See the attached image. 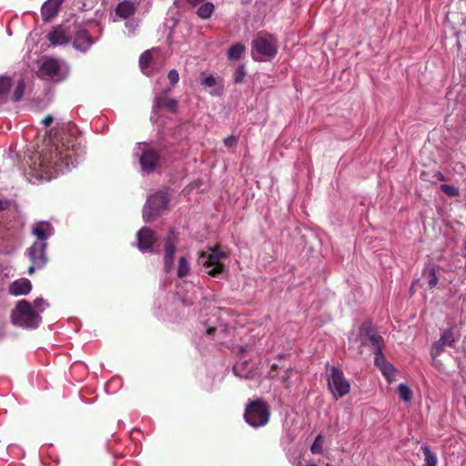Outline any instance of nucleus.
<instances>
[{"instance_id":"obj_23","label":"nucleus","mask_w":466,"mask_h":466,"mask_svg":"<svg viewBox=\"0 0 466 466\" xmlns=\"http://www.w3.org/2000/svg\"><path fill=\"white\" fill-rule=\"evenodd\" d=\"M190 265L186 257L182 256L178 259L177 275L179 279H183L189 274Z\"/></svg>"},{"instance_id":"obj_43","label":"nucleus","mask_w":466,"mask_h":466,"mask_svg":"<svg viewBox=\"0 0 466 466\" xmlns=\"http://www.w3.org/2000/svg\"><path fill=\"white\" fill-rule=\"evenodd\" d=\"M54 118L51 115H48L46 116L43 120H42V123L45 125V126H49L51 125V123L53 122Z\"/></svg>"},{"instance_id":"obj_5","label":"nucleus","mask_w":466,"mask_h":466,"mask_svg":"<svg viewBox=\"0 0 466 466\" xmlns=\"http://www.w3.org/2000/svg\"><path fill=\"white\" fill-rule=\"evenodd\" d=\"M169 197L166 191H158L148 197L143 208V218L150 222L161 216L167 209Z\"/></svg>"},{"instance_id":"obj_7","label":"nucleus","mask_w":466,"mask_h":466,"mask_svg":"<svg viewBox=\"0 0 466 466\" xmlns=\"http://www.w3.org/2000/svg\"><path fill=\"white\" fill-rule=\"evenodd\" d=\"M47 243L34 242L25 252L28 257L31 265L27 269V273L32 275L35 270L42 269L46 267L48 262V257L46 255Z\"/></svg>"},{"instance_id":"obj_32","label":"nucleus","mask_w":466,"mask_h":466,"mask_svg":"<svg viewBox=\"0 0 466 466\" xmlns=\"http://www.w3.org/2000/svg\"><path fill=\"white\" fill-rule=\"evenodd\" d=\"M321 441H322V436L318 435L310 447V451L313 454H321L322 453L323 448H322Z\"/></svg>"},{"instance_id":"obj_1","label":"nucleus","mask_w":466,"mask_h":466,"mask_svg":"<svg viewBox=\"0 0 466 466\" xmlns=\"http://www.w3.org/2000/svg\"><path fill=\"white\" fill-rule=\"evenodd\" d=\"M271 410L268 403L262 398L249 400L245 408L244 420L253 428L266 426L270 419Z\"/></svg>"},{"instance_id":"obj_11","label":"nucleus","mask_w":466,"mask_h":466,"mask_svg":"<svg viewBox=\"0 0 466 466\" xmlns=\"http://www.w3.org/2000/svg\"><path fill=\"white\" fill-rule=\"evenodd\" d=\"M71 157L72 155L68 147L65 152L59 150L56 147L55 149L50 150L48 157L46 156L43 157L41 165L46 167H60L63 165L68 167Z\"/></svg>"},{"instance_id":"obj_17","label":"nucleus","mask_w":466,"mask_h":466,"mask_svg":"<svg viewBox=\"0 0 466 466\" xmlns=\"http://www.w3.org/2000/svg\"><path fill=\"white\" fill-rule=\"evenodd\" d=\"M32 232L37 238L35 242L47 243V238L53 233V227L47 221H40L34 225Z\"/></svg>"},{"instance_id":"obj_47","label":"nucleus","mask_w":466,"mask_h":466,"mask_svg":"<svg viewBox=\"0 0 466 466\" xmlns=\"http://www.w3.org/2000/svg\"><path fill=\"white\" fill-rule=\"evenodd\" d=\"M215 331H216V329H215V328H213V327H210V328H208V329H207V334H208V335H212V334H214V333H215Z\"/></svg>"},{"instance_id":"obj_22","label":"nucleus","mask_w":466,"mask_h":466,"mask_svg":"<svg viewBox=\"0 0 466 466\" xmlns=\"http://www.w3.org/2000/svg\"><path fill=\"white\" fill-rule=\"evenodd\" d=\"M214 11H215L214 5L211 2H205L198 7V9L197 11V15L201 19L206 20V19H208L211 17Z\"/></svg>"},{"instance_id":"obj_3","label":"nucleus","mask_w":466,"mask_h":466,"mask_svg":"<svg viewBox=\"0 0 466 466\" xmlns=\"http://www.w3.org/2000/svg\"><path fill=\"white\" fill-rule=\"evenodd\" d=\"M211 253L200 251L198 253V262L201 264L206 269L207 274L212 278H218L226 271V266L220 261L228 256L224 251L219 249V246L209 248Z\"/></svg>"},{"instance_id":"obj_31","label":"nucleus","mask_w":466,"mask_h":466,"mask_svg":"<svg viewBox=\"0 0 466 466\" xmlns=\"http://www.w3.org/2000/svg\"><path fill=\"white\" fill-rule=\"evenodd\" d=\"M427 275H428V278H429V280H428V287L429 289H433L436 287V285L438 284V281H439V279L436 275V270L435 268H431L428 270L427 272Z\"/></svg>"},{"instance_id":"obj_12","label":"nucleus","mask_w":466,"mask_h":466,"mask_svg":"<svg viewBox=\"0 0 466 466\" xmlns=\"http://www.w3.org/2000/svg\"><path fill=\"white\" fill-rule=\"evenodd\" d=\"M61 71V66L57 59L56 58H46L42 63L39 70L38 76L42 79H54L56 76H59Z\"/></svg>"},{"instance_id":"obj_50","label":"nucleus","mask_w":466,"mask_h":466,"mask_svg":"<svg viewBox=\"0 0 466 466\" xmlns=\"http://www.w3.org/2000/svg\"><path fill=\"white\" fill-rule=\"evenodd\" d=\"M309 466H318L317 464H309Z\"/></svg>"},{"instance_id":"obj_26","label":"nucleus","mask_w":466,"mask_h":466,"mask_svg":"<svg viewBox=\"0 0 466 466\" xmlns=\"http://www.w3.org/2000/svg\"><path fill=\"white\" fill-rule=\"evenodd\" d=\"M398 394L400 399L405 402H410L412 398V391L406 384H400L398 387Z\"/></svg>"},{"instance_id":"obj_25","label":"nucleus","mask_w":466,"mask_h":466,"mask_svg":"<svg viewBox=\"0 0 466 466\" xmlns=\"http://www.w3.org/2000/svg\"><path fill=\"white\" fill-rule=\"evenodd\" d=\"M439 340L441 341L445 346L453 347V344L455 342L454 334L452 329H445Z\"/></svg>"},{"instance_id":"obj_15","label":"nucleus","mask_w":466,"mask_h":466,"mask_svg":"<svg viewBox=\"0 0 466 466\" xmlns=\"http://www.w3.org/2000/svg\"><path fill=\"white\" fill-rule=\"evenodd\" d=\"M65 0H47L41 8L43 20L48 22L56 15Z\"/></svg>"},{"instance_id":"obj_29","label":"nucleus","mask_w":466,"mask_h":466,"mask_svg":"<svg viewBox=\"0 0 466 466\" xmlns=\"http://www.w3.org/2000/svg\"><path fill=\"white\" fill-rule=\"evenodd\" d=\"M373 354L375 356L374 363L379 369H381L382 367L389 363L382 352V349L380 350L379 351L374 352Z\"/></svg>"},{"instance_id":"obj_41","label":"nucleus","mask_w":466,"mask_h":466,"mask_svg":"<svg viewBox=\"0 0 466 466\" xmlns=\"http://www.w3.org/2000/svg\"><path fill=\"white\" fill-rule=\"evenodd\" d=\"M10 204L11 202L8 199H0V211L7 209Z\"/></svg>"},{"instance_id":"obj_34","label":"nucleus","mask_w":466,"mask_h":466,"mask_svg":"<svg viewBox=\"0 0 466 466\" xmlns=\"http://www.w3.org/2000/svg\"><path fill=\"white\" fill-rule=\"evenodd\" d=\"M444 346L445 345L443 343H441V340L434 342L431 346V351L432 358H436V357L440 356L444 350Z\"/></svg>"},{"instance_id":"obj_24","label":"nucleus","mask_w":466,"mask_h":466,"mask_svg":"<svg viewBox=\"0 0 466 466\" xmlns=\"http://www.w3.org/2000/svg\"><path fill=\"white\" fill-rule=\"evenodd\" d=\"M421 451L424 454L425 466H436L437 465V456L435 453L431 452L430 448L426 445L421 447Z\"/></svg>"},{"instance_id":"obj_33","label":"nucleus","mask_w":466,"mask_h":466,"mask_svg":"<svg viewBox=\"0 0 466 466\" xmlns=\"http://www.w3.org/2000/svg\"><path fill=\"white\" fill-rule=\"evenodd\" d=\"M24 91H25V83L23 80H20L15 89L14 94H13V100L19 101L24 95Z\"/></svg>"},{"instance_id":"obj_46","label":"nucleus","mask_w":466,"mask_h":466,"mask_svg":"<svg viewBox=\"0 0 466 466\" xmlns=\"http://www.w3.org/2000/svg\"><path fill=\"white\" fill-rule=\"evenodd\" d=\"M204 0H187V2L192 5V6H196L197 5L200 4L201 2H203Z\"/></svg>"},{"instance_id":"obj_6","label":"nucleus","mask_w":466,"mask_h":466,"mask_svg":"<svg viewBox=\"0 0 466 466\" xmlns=\"http://www.w3.org/2000/svg\"><path fill=\"white\" fill-rule=\"evenodd\" d=\"M278 46L271 38L258 35L252 41V56L256 61L270 60L276 56Z\"/></svg>"},{"instance_id":"obj_19","label":"nucleus","mask_w":466,"mask_h":466,"mask_svg":"<svg viewBox=\"0 0 466 466\" xmlns=\"http://www.w3.org/2000/svg\"><path fill=\"white\" fill-rule=\"evenodd\" d=\"M155 105L158 108H165L168 112L176 113L178 103L176 99L170 98L165 95L158 96L155 98Z\"/></svg>"},{"instance_id":"obj_21","label":"nucleus","mask_w":466,"mask_h":466,"mask_svg":"<svg viewBox=\"0 0 466 466\" xmlns=\"http://www.w3.org/2000/svg\"><path fill=\"white\" fill-rule=\"evenodd\" d=\"M246 47L241 43L232 45L228 51V58L230 60H238L244 54Z\"/></svg>"},{"instance_id":"obj_42","label":"nucleus","mask_w":466,"mask_h":466,"mask_svg":"<svg viewBox=\"0 0 466 466\" xmlns=\"http://www.w3.org/2000/svg\"><path fill=\"white\" fill-rule=\"evenodd\" d=\"M243 364H237L234 366L233 368V370L235 372V374H237L238 376L239 377H246L245 374H242L241 371H240V367L242 366Z\"/></svg>"},{"instance_id":"obj_37","label":"nucleus","mask_w":466,"mask_h":466,"mask_svg":"<svg viewBox=\"0 0 466 466\" xmlns=\"http://www.w3.org/2000/svg\"><path fill=\"white\" fill-rule=\"evenodd\" d=\"M380 371L383 373V375L389 380H390V377L393 376L394 374V371H395V369L393 367L392 364L390 363H388L387 365H385L384 367H382L381 369H380Z\"/></svg>"},{"instance_id":"obj_4","label":"nucleus","mask_w":466,"mask_h":466,"mask_svg":"<svg viewBox=\"0 0 466 466\" xmlns=\"http://www.w3.org/2000/svg\"><path fill=\"white\" fill-rule=\"evenodd\" d=\"M326 378L328 389L334 400L345 397L350 391V383L345 378L341 369L335 366L326 365Z\"/></svg>"},{"instance_id":"obj_49","label":"nucleus","mask_w":466,"mask_h":466,"mask_svg":"<svg viewBox=\"0 0 466 466\" xmlns=\"http://www.w3.org/2000/svg\"><path fill=\"white\" fill-rule=\"evenodd\" d=\"M278 369V365L277 364H272L271 365V370H277Z\"/></svg>"},{"instance_id":"obj_9","label":"nucleus","mask_w":466,"mask_h":466,"mask_svg":"<svg viewBox=\"0 0 466 466\" xmlns=\"http://www.w3.org/2000/svg\"><path fill=\"white\" fill-rule=\"evenodd\" d=\"M73 23L68 21L56 25L47 35V39L52 46H61L69 43L73 37Z\"/></svg>"},{"instance_id":"obj_27","label":"nucleus","mask_w":466,"mask_h":466,"mask_svg":"<svg viewBox=\"0 0 466 466\" xmlns=\"http://www.w3.org/2000/svg\"><path fill=\"white\" fill-rule=\"evenodd\" d=\"M152 59H153V57H152L150 51L143 52L139 57L140 67L142 69L147 68L150 66Z\"/></svg>"},{"instance_id":"obj_8","label":"nucleus","mask_w":466,"mask_h":466,"mask_svg":"<svg viewBox=\"0 0 466 466\" xmlns=\"http://www.w3.org/2000/svg\"><path fill=\"white\" fill-rule=\"evenodd\" d=\"M163 155L161 150L153 147H146L141 149L139 157V163L143 172L147 174L153 173L157 167L161 166Z\"/></svg>"},{"instance_id":"obj_10","label":"nucleus","mask_w":466,"mask_h":466,"mask_svg":"<svg viewBox=\"0 0 466 466\" xmlns=\"http://www.w3.org/2000/svg\"><path fill=\"white\" fill-rule=\"evenodd\" d=\"M73 46L81 52H86L95 43L94 38L89 35L88 31L82 27L79 24L73 23Z\"/></svg>"},{"instance_id":"obj_45","label":"nucleus","mask_w":466,"mask_h":466,"mask_svg":"<svg viewBox=\"0 0 466 466\" xmlns=\"http://www.w3.org/2000/svg\"><path fill=\"white\" fill-rule=\"evenodd\" d=\"M43 303H44V299H36L34 300V306L35 308H39Z\"/></svg>"},{"instance_id":"obj_35","label":"nucleus","mask_w":466,"mask_h":466,"mask_svg":"<svg viewBox=\"0 0 466 466\" xmlns=\"http://www.w3.org/2000/svg\"><path fill=\"white\" fill-rule=\"evenodd\" d=\"M174 256L164 255L163 262L166 273H170L174 267Z\"/></svg>"},{"instance_id":"obj_13","label":"nucleus","mask_w":466,"mask_h":466,"mask_svg":"<svg viewBox=\"0 0 466 466\" xmlns=\"http://www.w3.org/2000/svg\"><path fill=\"white\" fill-rule=\"evenodd\" d=\"M137 248L140 251H150L152 252V248L157 242V238L155 235V232L147 228L143 227L137 234Z\"/></svg>"},{"instance_id":"obj_48","label":"nucleus","mask_w":466,"mask_h":466,"mask_svg":"<svg viewBox=\"0 0 466 466\" xmlns=\"http://www.w3.org/2000/svg\"><path fill=\"white\" fill-rule=\"evenodd\" d=\"M462 256L464 258L466 257V239H465V242H464V248H463V251H462Z\"/></svg>"},{"instance_id":"obj_16","label":"nucleus","mask_w":466,"mask_h":466,"mask_svg":"<svg viewBox=\"0 0 466 466\" xmlns=\"http://www.w3.org/2000/svg\"><path fill=\"white\" fill-rule=\"evenodd\" d=\"M32 290V283L28 279L21 278L13 281L9 286V294L13 296L27 295Z\"/></svg>"},{"instance_id":"obj_38","label":"nucleus","mask_w":466,"mask_h":466,"mask_svg":"<svg viewBox=\"0 0 466 466\" xmlns=\"http://www.w3.org/2000/svg\"><path fill=\"white\" fill-rule=\"evenodd\" d=\"M167 78L172 86L176 85L179 80L178 72L176 69H171L167 74Z\"/></svg>"},{"instance_id":"obj_18","label":"nucleus","mask_w":466,"mask_h":466,"mask_svg":"<svg viewBox=\"0 0 466 466\" xmlns=\"http://www.w3.org/2000/svg\"><path fill=\"white\" fill-rule=\"evenodd\" d=\"M177 242V234L174 228H171L164 238V255L174 256Z\"/></svg>"},{"instance_id":"obj_51","label":"nucleus","mask_w":466,"mask_h":466,"mask_svg":"<svg viewBox=\"0 0 466 466\" xmlns=\"http://www.w3.org/2000/svg\"><path fill=\"white\" fill-rule=\"evenodd\" d=\"M326 466H329V464H327Z\"/></svg>"},{"instance_id":"obj_20","label":"nucleus","mask_w":466,"mask_h":466,"mask_svg":"<svg viewBox=\"0 0 466 466\" xmlns=\"http://www.w3.org/2000/svg\"><path fill=\"white\" fill-rule=\"evenodd\" d=\"M136 12V5L131 1H122L116 7V14L122 19L131 17Z\"/></svg>"},{"instance_id":"obj_36","label":"nucleus","mask_w":466,"mask_h":466,"mask_svg":"<svg viewBox=\"0 0 466 466\" xmlns=\"http://www.w3.org/2000/svg\"><path fill=\"white\" fill-rule=\"evenodd\" d=\"M245 76H246L245 66L243 65L238 66L235 72L234 82L235 83L242 82Z\"/></svg>"},{"instance_id":"obj_30","label":"nucleus","mask_w":466,"mask_h":466,"mask_svg":"<svg viewBox=\"0 0 466 466\" xmlns=\"http://www.w3.org/2000/svg\"><path fill=\"white\" fill-rule=\"evenodd\" d=\"M441 190L449 197L459 196V189L453 185L442 184L441 185Z\"/></svg>"},{"instance_id":"obj_28","label":"nucleus","mask_w":466,"mask_h":466,"mask_svg":"<svg viewBox=\"0 0 466 466\" xmlns=\"http://www.w3.org/2000/svg\"><path fill=\"white\" fill-rule=\"evenodd\" d=\"M11 87V79L9 77H0V97L5 96Z\"/></svg>"},{"instance_id":"obj_14","label":"nucleus","mask_w":466,"mask_h":466,"mask_svg":"<svg viewBox=\"0 0 466 466\" xmlns=\"http://www.w3.org/2000/svg\"><path fill=\"white\" fill-rule=\"evenodd\" d=\"M364 326L360 328L361 333V346H368L372 353L379 351L383 347V339L377 332L367 331L365 335H363Z\"/></svg>"},{"instance_id":"obj_40","label":"nucleus","mask_w":466,"mask_h":466,"mask_svg":"<svg viewBox=\"0 0 466 466\" xmlns=\"http://www.w3.org/2000/svg\"><path fill=\"white\" fill-rule=\"evenodd\" d=\"M202 84L206 87H212V86H216L217 81H216V78L214 76H207V77L204 78V80L202 81Z\"/></svg>"},{"instance_id":"obj_44","label":"nucleus","mask_w":466,"mask_h":466,"mask_svg":"<svg viewBox=\"0 0 466 466\" xmlns=\"http://www.w3.org/2000/svg\"><path fill=\"white\" fill-rule=\"evenodd\" d=\"M434 177H436L440 181H445L446 180L445 176L441 172H440V171L436 172Z\"/></svg>"},{"instance_id":"obj_39","label":"nucleus","mask_w":466,"mask_h":466,"mask_svg":"<svg viewBox=\"0 0 466 466\" xmlns=\"http://www.w3.org/2000/svg\"><path fill=\"white\" fill-rule=\"evenodd\" d=\"M223 142H224L225 147H227L228 148H232L237 146L238 138L235 136L230 135V136L227 137Z\"/></svg>"},{"instance_id":"obj_2","label":"nucleus","mask_w":466,"mask_h":466,"mask_svg":"<svg viewBox=\"0 0 466 466\" xmlns=\"http://www.w3.org/2000/svg\"><path fill=\"white\" fill-rule=\"evenodd\" d=\"M41 316L25 299L17 301L11 312V322L20 328L35 329L39 326Z\"/></svg>"}]
</instances>
